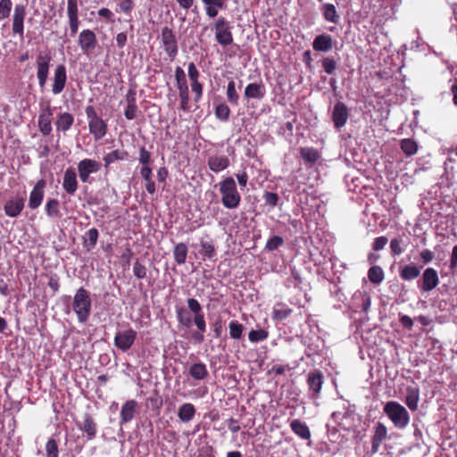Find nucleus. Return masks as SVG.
Listing matches in <instances>:
<instances>
[{
  "label": "nucleus",
  "mask_w": 457,
  "mask_h": 457,
  "mask_svg": "<svg viewBox=\"0 0 457 457\" xmlns=\"http://www.w3.org/2000/svg\"><path fill=\"white\" fill-rule=\"evenodd\" d=\"M195 411L194 404L186 403L179 408L178 417L181 422L187 423L194 419Z\"/></svg>",
  "instance_id": "35"
},
{
  "label": "nucleus",
  "mask_w": 457,
  "mask_h": 457,
  "mask_svg": "<svg viewBox=\"0 0 457 457\" xmlns=\"http://www.w3.org/2000/svg\"><path fill=\"white\" fill-rule=\"evenodd\" d=\"M137 338V332L132 328L124 331H119L114 337V345L122 352L129 351L134 345Z\"/></svg>",
  "instance_id": "9"
},
{
  "label": "nucleus",
  "mask_w": 457,
  "mask_h": 457,
  "mask_svg": "<svg viewBox=\"0 0 457 457\" xmlns=\"http://www.w3.org/2000/svg\"><path fill=\"white\" fill-rule=\"evenodd\" d=\"M46 457H58V445L55 439L50 438L46 445Z\"/></svg>",
  "instance_id": "53"
},
{
  "label": "nucleus",
  "mask_w": 457,
  "mask_h": 457,
  "mask_svg": "<svg viewBox=\"0 0 457 457\" xmlns=\"http://www.w3.org/2000/svg\"><path fill=\"white\" fill-rule=\"evenodd\" d=\"M438 284L439 277L434 268H427L422 273L421 279L418 281V287L423 293L432 291Z\"/></svg>",
  "instance_id": "10"
},
{
  "label": "nucleus",
  "mask_w": 457,
  "mask_h": 457,
  "mask_svg": "<svg viewBox=\"0 0 457 457\" xmlns=\"http://www.w3.org/2000/svg\"><path fill=\"white\" fill-rule=\"evenodd\" d=\"M219 191L221 195V203L225 208L236 209L239 206L241 195L232 177H226L219 182Z\"/></svg>",
  "instance_id": "1"
},
{
  "label": "nucleus",
  "mask_w": 457,
  "mask_h": 457,
  "mask_svg": "<svg viewBox=\"0 0 457 457\" xmlns=\"http://www.w3.org/2000/svg\"><path fill=\"white\" fill-rule=\"evenodd\" d=\"M292 313V308L283 302H278L273 306L271 318L275 321H281L287 319Z\"/></svg>",
  "instance_id": "29"
},
{
  "label": "nucleus",
  "mask_w": 457,
  "mask_h": 457,
  "mask_svg": "<svg viewBox=\"0 0 457 457\" xmlns=\"http://www.w3.org/2000/svg\"><path fill=\"white\" fill-rule=\"evenodd\" d=\"M187 303L188 310L194 313L192 324L194 323L200 332L204 333L206 331V322L200 303L195 298H188Z\"/></svg>",
  "instance_id": "11"
},
{
  "label": "nucleus",
  "mask_w": 457,
  "mask_h": 457,
  "mask_svg": "<svg viewBox=\"0 0 457 457\" xmlns=\"http://www.w3.org/2000/svg\"><path fill=\"white\" fill-rule=\"evenodd\" d=\"M89 132L96 140L102 139L107 133V123L101 117L88 122Z\"/></svg>",
  "instance_id": "25"
},
{
  "label": "nucleus",
  "mask_w": 457,
  "mask_h": 457,
  "mask_svg": "<svg viewBox=\"0 0 457 457\" xmlns=\"http://www.w3.org/2000/svg\"><path fill=\"white\" fill-rule=\"evenodd\" d=\"M25 200L22 197H16L8 200L4 205V211L8 217H18L24 209Z\"/></svg>",
  "instance_id": "21"
},
{
  "label": "nucleus",
  "mask_w": 457,
  "mask_h": 457,
  "mask_svg": "<svg viewBox=\"0 0 457 457\" xmlns=\"http://www.w3.org/2000/svg\"><path fill=\"white\" fill-rule=\"evenodd\" d=\"M215 117L221 121H228L230 116V109L228 104L221 103L216 105Z\"/></svg>",
  "instance_id": "47"
},
{
  "label": "nucleus",
  "mask_w": 457,
  "mask_h": 457,
  "mask_svg": "<svg viewBox=\"0 0 457 457\" xmlns=\"http://www.w3.org/2000/svg\"><path fill=\"white\" fill-rule=\"evenodd\" d=\"M176 317L178 322L186 327L190 328L192 326V318L190 312L185 307H176Z\"/></svg>",
  "instance_id": "42"
},
{
  "label": "nucleus",
  "mask_w": 457,
  "mask_h": 457,
  "mask_svg": "<svg viewBox=\"0 0 457 457\" xmlns=\"http://www.w3.org/2000/svg\"><path fill=\"white\" fill-rule=\"evenodd\" d=\"M187 256V246L185 243H179L174 246L173 258L177 264L182 265L186 262Z\"/></svg>",
  "instance_id": "40"
},
{
  "label": "nucleus",
  "mask_w": 457,
  "mask_h": 457,
  "mask_svg": "<svg viewBox=\"0 0 457 457\" xmlns=\"http://www.w3.org/2000/svg\"><path fill=\"white\" fill-rule=\"evenodd\" d=\"M79 428L87 434L88 440H92L96 437L97 425L90 414H85L83 421L79 425Z\"/></svg>",
  "instance_id": "30"
},
{
  "label": "nucleus",
  "mask_w": 457,
  "mask_h": 457,
  "mask_svg": "<svg viewBox=\"0 0 457 457\" xmlns=\"http://www.w3.org/2000/svg\"><path fill=\"white\" fill-rule=\"evenodd\" d=\"M187 74L191 84L200 83V73L194 62H189L187 66Z\"/></svg>",
  "instance_id": "57"
},
{
  "label": "nucleus",
  "mask_w": 457,
  "mask_h": 457,
  "mask_svg": "<svg viewBox=\"0 0 457 457\" xmlns=\"http://www.w3.org/2000/svg\"><path fill=\"white\" fill-rule=\"evenodd\" d=\"M78 44L84 54H89L97 46L96 33L89 29L81 30L79 34Z\"/></svg>",
  "instance_id": "12"
},
{
  "label": "nucleus",
  "mask_w": 457,
  "mask_h": 457,
  "mask_svg": "<svg viewBox=\"0 0 457 457\" xmlns=\"http://www.w3.org/2000/svg\"><path fill=\"white\" fill-rule=\"evenodd\" d=\"M384 412L390 419L395 428H405L410 422V414L407 410L395 401L387 402L383 408Z\"/></svg>",
  "instance_id": "3"
},
{
  "label": "nucleus",
  "mask_w": 457,
  "mask_h": 457,
  "mask_svg": "<svg viewBox=\"0 0 457 457\" xmlns=\"http://www.w3.org/2000/svg\"><path fill=\"white\" fill-rule=\"evenodd\" d=\"M46 186V182L45 179H39L36 185L34 186L32 191L29 194V206L31 209L37 208L43 201L44 198V190Z\"/></svg>",
  "instance_id": "18"
},
{
  "label": "nucleus",
  "mask_w": 457,
  "mask_h": 457,
  "mask_svg": "<svg viewBox=\"0 0 457 457\" xmlns=\"http://www.w3.org/2000/svg\"><path fill=\"white\" fill-rule=\"evenodd\" d=\"M147 269L138 260L133 264V274L136 278L142 279L146 278Z\"/></svg>",
  "instance_id": "55"
},
{
  "label": "nucleus",
  "mask_w": 457,
  "mask_h": 457,
  "mask_svg": "<svg viewBox=\"0 0 457 457\" xmlns=\"http://www.w3.org/2000/svg\"><path fill=\"white\" fill-rule=\"evenodd\" d=\"M129 154L126 150H112V152L106 154L103 158L105 170L108 171L111 164H112L114 162L126 161L129 160Z\"/></svg>",
  "instance_id": "26"
},
{
  "label": "nucleus",
  "mask_w": 457,
  "mask_h": 457,
  "mask_svg": "<svg viewBox=\"0 0 457 457\" xmlns=\"http://www.w3.org/2000/svg\"><path fill=\"white\" fill-rule=\"evenodd\" d=\"M420 401V388L417 386H409L406 388L405 403L408 408L415 411Z\"/></svg>",
  "instance_id": "31"
},
{
  "label": "nucleus",
  "mask_w": 457,
  "mask_h": 457,
  "mask_svg": "<svg viewBox=\"0 0 457 457\" xmlns=\"http://www.w3.org/2000/svg\"><path fill=\"white\" fill-rule=\"evenodd\" d=\"M138 161L142 166H150L151 164V153L145 148V145L139 148Z\"/></svg>",
  "instance_id": "56"
},
{
  "label": "nucleus",
  "mask_w": 457,
  "mask_h": 457,
  "mask_svg": "<svg viewBox=\"0 0 457 457\" xmlns=\"http://www.w3.org/2000/svg\"><path fill=\"white\" fill-rule=\"evenodd\" d=\"M200 253L210 260H212L216 254L215 246L213 245V242L212 240L210 241H200Z\"/></svg>",
  "instance_id": "45"
},
{
  "label": "nucleus",
  "mask_w": 457,
  "mask_h": 457,
  "mask_svg": "<svg viewBox=\"0 0 457 457\" xmlns=\"http://www.w3.org/2000/svg\"><path fill=\"white\" fill-rule=\"evenodd\" d=\"M67 81L66 67L63 64L58 65L54 70V83L52 92L54 95H59L65 87Z\"/></svg>",
  "instance_id": "17"
},
{
  "label": "nucleus",
  "mask_w": 457,
  "mask_h": 457,
  "mask_svg": "<svg viewBox=\"0 0 457 457\" xmlns=\"http://www.w3.org/2000/svg\"><path fill=\"white\" fill-rule=\"evenodd\" d=\"M127 107L124 111L125 118L129 120H134L137 117V106L136 104V93L129 90L126 96Z\"/></svg>",
  "instance_id": "33"
},
{
  "label": "nucleus",
  "mask_w": 457,
  "mask_h": 457,
  "mask_svg": "<svg viewBox=\"0 0 457 457\" xmlns=\"http://www.w3.org/2000/svg\"><path fill=\"white\" fill-rule=\"evenodd\" d=\"M119 6L122 12L126 14H130L134 8V2L133 0H122L120 3Z\"/></svg>",
  "instance_id": "64"
},
{
  "label": "nucleus",
  "mask_w": 457,
  "mask_h": 457,
  "mask_svg": "<svg viewBox=\"0 0 457 457\" xmlns=\"http://www.w3.org/2000/svg\"><path fill=\"white\" fill-rule=\"evenodd\" d=\"M73 123L74 117L70 112H62L55 120L56 130L65 133L72 127Z\"/></svg>",
  "instance_id": "34"
},
{
  "label": "nucleus",
  "mask_w": 457,
  "mask_h": 457,
  "mask_svg": "<svg viewBox=\"0 0 457 457\" xmlns=\"http://www.w3.org/2000/svg\"><path fill=\"white\" fill-rule=\"evenodd\" d=\"M420 274V268L414 264H408L401 267L399 270L400 278L405 281H411L417 278Z\"/></svg>",
  "instance_id": "37"
},
{
  "label": "nucleus",
  "mask_w": 457,
  "mask_h": 457,
  "mask_svg": "<svg viewBox=\"0 0 457 457\" xmlns=\"http://www.w3.org/2000/svg\"><path fill=\"white\" fill-rule=\"evenodd\" d=\"M190 376L197 380L204 379L208 377L206 365L203 362L194 363L189 369Z\"/></svg>",
  "instance_id": "39"
},
{
  "label": "nucleus",
  "mask_w": 457,
  "mask_h": 457,
  "mask_svg": "<svg viewBox=\"0 0 457 457\" xmlns=\"http://www.w3.org/2000/svg\"><path fill=\"white\" fill-rule=\"evenodd\" d=\"M99 232L97 228H92L88 229L82 237L84 248H86L87 252H90L96 247Z\"/></svg>",
  "instance_id": "36"
},
{
  "label": "nucleus",
  "mask_w": 457,
  "mask_h": 457,
  "mask_svg": "<svg viewBox=\"0 0 457 457\" xmlns=\"http://www.w3.org/2000/svg\"><path fill=\"white\" fill-rule=\"evenodd\" d=\"M26 15V8L23 4H16L12 15V29L14 34L23 36L24 33V19Z\"/></svg>",
  "instance_id": "16"
},
{
  "label": "nucleus",
  "mask_w": 457,
  "mask_h": 457,
  "mask_svg": "<svg viewBox=\"0 0 457 457\" xmlns=\"http://www.w3.org/2000/svg\"><path fill=\"white\" fill-rule=\"evenodd\" d=\"M227 99L228 103L234 106H237L239 104V95L236 90V84L234 80H230L227 86L226 92Z\"/></svg>",
  "instance_id": "46"
},
{
  "label": "nucleus",
  "mask_w": 457,
  "mask_h": 457,
  "mask_svg": "<svg viewBox=\"0 0 457 457\" xmlns=\"http://www.w3.org/2000/svg\"><path fill=\"white\" fill-rule=\"evenodd\" d=\"M191 90L195 94V101L197 103L203 96L204 86L200 83L191 84Z\"/></svg>",
  "instance_id": "63"
},
{
  "label": "nucleus",
  "mask_w": 457,
  "mask_h": 457,
  "mask_svg": "<svg viewBox=\"0 0 457 457\" xmlns=\"http://www.w3.org/2000/svg\"><path fill=\"white\" fill-rule=\"evenodd\" d=\"M301 157L308 163H315L319 158V151L313 147H302L300 149Z\"/></svg>",
  "instance_id": "44"
},
{
  "label": "nucleus",
  "mask_w": 457,
  "mask_h": 457,
  "mask_svg": "<svg viewBox=\"0 0 457 457\" xmlns=\"http://www.w3.org/2000/svg\"><path fill=\"white\" fill-rule=\"evenodd\" d=\"M309 390L312 391L313 396H318L323 385V373L316 369L309 372L307 378Z\"/></svg>",
  "instance_id": "20"
},
{
  "label": "nucleus",
  "mask_w": 457,
  "mask_h": 457,
  "mask_svg": "<svg viewBox=\"0 0 457 457\" xmlns=\"http://www.w3.org/2000/svg\"><path fill=\"white\" fill-rule=\"evenodd\" d=\"M349 112L346 104L343 102H337L332 111V120L335 128L344 127L348 120Z\"/></svg>",
  "instance_id": "14"
},
{
  "label": "nucleus",
  "mask_w": 457,
  "mask_h": 457,
  "mask_svg": "<svg viewBox=\"0 0 457 457\" xmlns=\"http://www.w3.org/2000/svg\"><path fill=\"white\" fill-rule=\"evenodd\" d=\"M400 147L406 156H412L418 152V144L412 138L402 139Z\"/></svg>",
  "instance_id": "43"
},
{
  "label": "nucleus",
  "mask_w": 457,
  "mask_h": 457,
  "mask_svg": "<svg viewBox=\"0 0 457 457\" xmlns=\"http://www.w3.org/2000/svg\"><path fill=\"white\" fill-rule=\"evenodd\" d=\"M268 337H269V332L262 328L257 329V330L253 329L248 333V339L252 343H258V342L263 341V340L267 339Z\"/></svg>",
  "instance_id": "50"
},
{
  "label": "nucleus",
  "mask_w": 457,
  "mask_h": 457,
  "mask_svg": "<svg viewBox=\"0 0 457 457\" xmlns=\"http://www.w3.org/2000/svg\"><path fill=\"white\" fill-rule=\"evenodd\" d=\"M284 245V239L280 236L271 237L266 243L265 249L274 251Z\"/></svg>",
  "instance_id": "52"
},
{
  "label": "nucleus",
  "mask_w": 457,
  "mask_h": 457,
  "mask_svg": "<svg viewBox=\"0 0 457 457\" xmlns=\"http://www.w3.org/2000/svg\"><path fill=\"white\" fill-rule=\"evenodd\" d=\"M321 12L324 19L327 21L337 24L340 21V17L337 14L336 6L333 4L326 3L321 6Z\"/></svg>",
  "instance_id": "38"
},
{
  "label": "nucleus",
  "mask_w": 457,
  "mask_h": 457,
  "mask_svg": "<svg viewBox=\"0 0 457 457\" xmlns=\"http://www.w3.org/2000/svg\"><path fill=\"white\" fill-rule=\"evenodd\" d=\"M51 60L49 53H40L37 56V78L40 87H44L46 83Z\"/></svg>",
  "instance_id": "8"
},
{
  "label": "nucleus",
  "mask_w": 457,
  "mask_h": 457,
  "mask_svg": "<svg viewBox=\"0 0 457 457\" xmlns=\"http://www.w3.org/2000/svg\"><path fill=\"white\" fill-rule=\"evenodd\" d=\"M72 310L80 323H87L91 314L92 302L90 293L84 287H79L76 291L72 301Z\"/></svg>",
  "instance_id": "2"
},
{
  "label": "nucleus",
  "mask_w": 457,
  "mask_h": 457,
  "mask_svg": "<svg viewBox=\"0 0 457 457\" xmlns=\"http://www.w3.org/2000/svg\"><path fill=\"white\" fill-rule=\"evenodd\" d=\"M52 109L48 105L38 116V129L44 136H48L52 132Z\"/></svg>",
  "instance_id": "24"
},
{
  "label": "nucleus",
  "mask_w": 457,
  "mask_h": 457,
  "mask_svg": "<svg viewBox=\"0 0 457 457\" xmlns=\"http://www.w3.org/2000/svg\"><path fill=\"white\" fill-rule=\"evenodd\" d=\"M102 164L100 162L85 158L78 163V173L81 182L90 183V175L100 171Z\"/></svg>",
  "instance_id": "7"
},
{
  "label": "nucleus",
  "mask_w": 457,
  "mask_h": 457,
  "mask_svg": "<svg viewBox=\"0 0 457 457\" xmlns=\"http://www.w3.org/2000/svg\"><path fill=\"white\" fill-rule=\"evenodd\" d=\"M67 17L71 36L74 37L78 33L80 25L78 0H67Z\"/></svg>",
  "instance_id": "13"
},
{
  "label": "nucleus",
  "mask_w": 457,
  "mask_h": 457,
  "mask_svg": "<svg viewBox=\"0 0 457 457\" xmlns=\"http://www.w3.org/2000/svg\"><path fill=\"white\" fill-rule=\"evenodd\" d=\"M387 242H388V239L385 236L376 237L372 244V249L374 251H380L386 245Z\"/></svg>",
  "instance_id": "62"
},
{
  "label": "nucleus",
  "mask_w": 457,
  "mask_h": 457,
  "mask_svg": "<svg viewBox=\"0 0 457 457\" xmlns=\"http://www.w3.org/2000/svg\"><path fill=\"white\" fill-rule=\"evenodd\" d=\"M215 40L222 47H227L233 43L232 26L223 16L219 17L213 22Z\"/></svg>",
  "instance_id": "4"
},
{
  "label": "nucleus",
  "mask_w": 457,
  "mask_h": 457,
  "mask_svg": "<svg viewBox=\"0 0 457 457\" xmlns=\"http://www.w3.org/2000/svg\"><path fill=\"white\" fill-rule=\"evenodd\" d=\"M79 187L77 174L73 168H68L63 174L62 188L70 195H73Z\"/></svg>",
  "instance_id": "19"
},
{
  "label": "nucleus",
  "mask_w": 457,
  "mask_h": 457,
  "mask_svg": "<svg viewBox=\"0 0 457 457\" xmlns=\"http://www.w3.org/2000/svg\"><path fill=\"white\" fill-rule=\"evenodd\" d=\"M137 405V403L135 400H129L122 405L120 411V425L128 423L133 420Z\"/></svg>",
  "instance_id": "32"
},
{
  "label": "nucleus",
  "mask_w": 457,
  "mask_h": 457,
  "mask_svg": "<svg viewBox=\"0 0 457 457\" xmlns=\"http://www.w3.org/2000/svg\"><path fill=\"white\" fill-rule=\"evenodd\" d=\"M174 77L180 99V109L188 112L190 110L189 89L184 70L179 66L176 67Z\"/></svg>",
  "instance_id": "6"
},
{
  "label": "nucleus",
  "mask_w": 457,
  "mask_h": 457,
  "mask_svg": "<svg viewBox=\"0 0 457 457\" xmlns=\"http://www.w3.org/2000/svg\"><path fill=\"white\" fill-rule=\"evenodd\" d=\"M278 195L274 192H265L263 195L265 204L271 208H274L278 204Z\"/></svg>",
  "instance_id": "58"
},
{
  "label": "nucleus",
  "mask_w": 457,
  "mask_h": 457,
  "mask_svg": "<svg viewBox=\"0 0 457 457\" xmlns=\"http://www.w3.org/2000/svg\"><path fill=\"white\" fill-rule=\"evenodd\" d=\"M59 202L56 199H49L46 204V212L51 218L60 217Z\"/></svg>",
  "instance_id": "48"
},
{
  "label": "nucleus",
  "mask_w": 457,
  "mask_h": 457,
  "mask_svg": "<svg viewBox=\"0 0 457 457\" xmlns=\"http://www.w3.org/2000/svg\"><path fill=\"white\" fill-rule=\"evenodd\" d=\"M401 244H402V240L399 238H393L390 241V249H391L392 255L398 256L403 253V249Z\"/></svg>",
  "instance_id": "59"
},
{
  "label": "nucleus",
  "mask_w": 457,
  "mask_h": 457,
  "mask_svg": "<svg viewBox=\"0 0 457 457\" xmlns=\"http://www.w3.org/2000/svg\"><path fill=\"white\" fill-rule=\"evenodd\" d=\"M384 278L385 273L380 266L373 265L369 269L368 278L371 283L379 285L384 280Z\"/></svg>",
  "instance_id": "41"
},
{
  "label": "nucleus",
  "mask_w": 457,
  "mask_h": 457,
  "mask_svg": "<svg viewBox=\"0 0 457 457\" xmlns=\"http://www.w3.org/2000/svg\"><path fill=\"white\" fill-rule=\"evenodd\" d=\"M349 417V414L347 412H340V411H335L332 413L331 418L332 420L337 424V426L344 430H347L346 427L343 424L342 420L344 418Z\"/></svg>",
  "instance_id": "60"
},
{
  "label": "nucleus",
  "mask_w": 457,
  "mask_h": 457,
  "mask_svg": "<svg viewBox=\"0 0 457 457\" xmlns=\"http://www.w3.org/2000/svg\"><path fill=\"white\" fill-rule=\"evenodd\" d=\"M229 336L233 339H240L242 337L244 327L237 320H231L228 325Z\"/></svg>",
  "instance_id": "49"
},
{
  "label": "nucleus",
  "mask_w": 457,
  "mask_h": 457,
  "mask_svg": "<svg viewBox=\"0 0 457 457\" xmlns=\"http://www.w3.org/2000/svg\"><path fill=\"white\" fill-rule=\"evenodd\" d=\"M290 428L292 431L303 440H311V430L305 422L295 419L290 422Z\"/></svg>",
  "instance_id": "27"
},
{
  "label": "nucleus",
  "mask_w": 457,
  "mask_h": 457,
  "mask_svg": "<svg viewBox=\"0 0 457 457\" xmlns=\"http://www.w3.org/2000/svg\"><path fill=\"white\" fill-rule=\"evenodd\" d=\"M208 167L213 172H220L229 166V159L226 155H212L208 159Z\"/></svg>",
  "instance_id": "28"
},
{
  "label": "nucleus",
  "mask_w": 457,
  "mask_h": 457,
  "mask_svg": "<svg viewBox=\"0 0 457 457\" xmlns=\"http://www.w3.org/2000/svg\"><path fill=\"white\" fill-rule=\"evenodd\" d=\"M387 437V428L382 422H378L374 427V432L371 436V453L375 454L378 452L381 444Z\"/></svg>",
  "instance_id": "15"
},
{
  "label": "nucleus",
  "mask_w": 457,
  "mask_h": 457,
  "mask_svg": "<svg viewBox=\"0 0 457 457\" xmlns=\"http://www.w3.org/2000/svg\"><path fill=\"white\" fill-rule=\"evenodd\" d=\"M322 68L327 74H334L337 69V62L332 57H325L322 62Z\"/></svg>",
  "instance_id": "54"
},
{
  "label": "nucleus",
  "mask_w": 457,
  "mask_h": 457,
  "mask_svg": "<svg viewBox=\"0 0 457 457\" xmlns=\"http://www.w3.org/2000/svg\"><path fill=\"white\" fill-rule=\"evenodd\" d=\"M12 8V0H1L0 1V21L7 19L10 16Z\"/></svg>",
  "instance_id": "51"
},
{
  "label": "nucleus",
  "mask_w": 457,
  "mask_h": 457,
  "mask_svg": "<svg viewBox=\"0 0 457 457\" xmlns=\"http://www.w3.org/2000/svg\"><path fill=\"white\" fill-rule=\"evenodd\" d=\"M266 89L265 85L261 81L259 83L248 84L244 92V96L246 99H262L265 96Z\"/></svg>",
  "instance_id": "22"
},
{
  "label": "nucleus",
  "mask_w": 457,
  "mask_h": 457,
  "mask_svg": "<svg viewBox=\"0 0 457 457\" xmlns=\"http://www.w3.org/2000/svg\"><path fill=\"white\" fill-rule=\"evenodd\" d=\"M161 44L169 59L171 62L174 61L179 54V45L176 34L172 29L167 26L162 29Z\"/></svg>",
  "instance_id": "5"
},
{
  "label": "nucleus",
  "mask_w": 457,
  "mask_h": 457,
  "mask_svg": "<svg viewBox=\"0 0 457 457\" xmlns=\"http://www.w3.org/2000/svg\"><path fill=\"white\" fill-rule=\"evenodd\" d=\"M212 329L214 333V337L219 338L221 337L222 332L224 330V321L220 317L218 318L212 324Z\"/></svg>",
  "instance_id": "61"
},
{
  "label": "nucleus",
  "mask_w": 457,
  "mask_h": 457,
  "mask_svg": "<svg viewBox=\"0 0 457 457\" xmlns=\"http://www.w3.org/2000/svg\"><path fill=\"white\" fill-rule=\"evenodd\" d=\"M333 46V37L328 34L318 35L312 42V48L318 52H328Z\"/></svg>",
  "instance_id": "23"
}]
</instances>
